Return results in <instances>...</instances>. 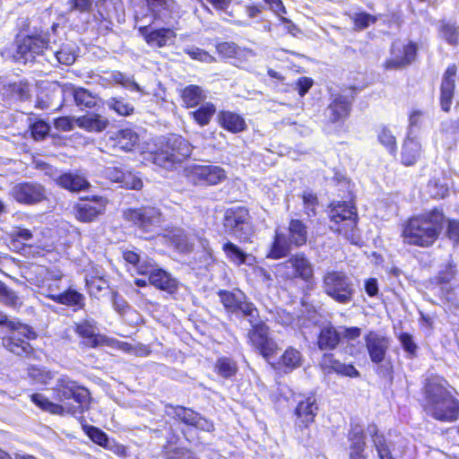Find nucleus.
<instances>
[{
    "mask_svg": "<svg viewBox=\"0 0 459 459\" xmlns=\"http://www.w3.org/2000/svg\"><path fill=\"white\" fill-rule=\"evenodd\" d=\"M448 381L438 375L428 377L421 386V409L439 422L453 423L459 420V399L449 390Z\"/></svg>",
    "mask_w": 459,
    "mask_h": 459,
    "instance_id": "f257e3e1",
    "label": "nucleus"
},
{
    "mask_svg": "<svg viewBox=\"0 0 459 459\" xmlns=\"http://www.w3.org/2000/svg\"><path fill=\"white\" fill-rule=\"evenodd\" d=\"M445 223L443 209L436 206L405 219L400 225V237L405 245L430 248L439 239Z\"/></svg>",
    "mask_w": 459,
    "mask_h": 459,
    "instance_id": "f03ea898",
    "label": "nucleus"
},
{
    "mask_svg": "<svg viewBox=\"0 0 459 459\" xmlns=\"http://www.w3.org/2000/svg\"><path fill=\"white\" fill-rule=\"evenodd\" d=\"M53 393L54 398L59 403H65L72 399L77 405L65 408L61 403H54L39 393L30 394V399L41 411L52 415L62 416L65 412L82 414L90 408L91 393L89 389L72 380L67 376H62L57 379L53 388Z\"/></svg>",
    "mask_w": 459,
    "mask_h": 459,
    "instance_id": "7ed1b4c3",
    "label": "nucleus"
},
{
    "mask_svg": "<svg viewBox=\"0 0 459 459\" xmlns=\"http://www.w3.org/2000/svg\"><path fill=\"white\" fill-rule=\"evenodd\" d=\"M193 145L180 134H169L142 152L145 162L172 170L192 154Z\"/></svg>",
    "mask_w": 459,
    "mask_h": 459,
    "instance_id": "20e7f679",
    "label": "nucleus"
},
{
    "mask_svg": "<svg viewBox=\"0 0 459 459\" xmlns=\"http://www.w3.org/2000/svg\"><path fill=\"white\" fill-rule=\"evenodd\" d=\"M307 227L300 219H290L287 234L280 226L274 229L266 257L279 260L289 255L292 247H301L307 242Z\"/></svg>",
    "mask_w": 459,
    "mask_h": 459,
    "instance_id": "39448f33",
    "label": "nucleus"
},
{
    "mask_svg": "<svg viewBox=\"0 0 459 459\" xmlns=\"http://www.w3.org/2000/svg\"><path fill=\"white\" fill-rule=\"evenodd\" d=\"M348 201H332L328 204V217L332 230L348 240L354 237L358 228L359 214L354 204V196Z\"/></svg>",
    "mask_w": 459,
    "mask_h": 459,
    "instance_id": "423d86ee",
    "label": "nucleus"
},
{
    "mask_svg": "<svg viewBox=\"0 0 459 459\" xmlns=\"http://www.w3.org/2000/svg\"><path fill=\"white\" fill-rule=\"evenodd\" d=\"M276 276L284 283L294 285L302 281L307 285L315 280L314 267L304 252L290 255L276 265Z\"/></svg>",
    "mask_w": 459,
    "mask_h": 459,
    "instance_id": "0eeeda50",
    "label": "nucleus"
},
{
    "mask_svg": "<svg viewBox=\"0 0 459 459\" xmlns=\"http://www.w3.org/2000/svg\"><path fill=\"white\" fill-rule=\"evenodd\" d=\"M15 47L12 54L14 62L28 64L35 63L38 56H43L50 48L48 31H35L31 34H17L13 40Z\"/></svg>",
    "mask_w": 459,
    "mask_h": 459,
    "instance_id": "6e6552de",
    "label": "nucleus"
},
{
    "mask_svg": "<svg viewBox=\"0 0 459 459\" xmlns=\"http://www.w3.org/2000/svg\"><path fill=\"white\" fill-rule=\"evenodd\" d=\"M13 321L22 326H19L16 329L7 328L10 332L2 337L4 348L19 358L39 360V357L36 350L30 343V341H34L38 338V333L30 325L19 320Z\"/></svg>",
    "mask_w": 459,
    "mask_h": 459,
    "instance_id": "1a4fd4ad",
    "label": "nucleus"
},
{
    "mask_svg": "<svg viewBox=\"0 0 459 459\" xmlns=\"http://www.w3.org/2000/svg\"><path fill=\"white\" fill-rule=\"evenodd\" d=\"M123 219L142 233H153L164 221L161 210L150 204L129 207L123 211Z\"/></svg>",
    "mask_w": 459,
    "mask_h": 459,
    "instance_id": "9d476101",
    "label": "nucleus"
},
{
    "mask_svg": "<svg viewBox=\"0 0 459 459\" xmlns=\"http://www.w3.org/2000/svg\"><path fill=\"white\" fill-rule=\"evenodd\" d=\"M224 232L240 242H247L253 233L249 209L244 205L227 208L221 220Z\"/></svg>",
    "mask_w": 459,
    "mask_h": 459,
    "instance_id": "9b49d317",
    "label": "nucleus"
},
{
    "mask_svg": "<svg viewBox=\"0 0 459 459\" xmlns=\"http://www.w3.org/2000/svg\"><path fill=\"white\" fill-rule=\"evenodd\" d=\"M186 181L199 187L215 186L227 179V171L219 165L193 163L183 169Z\"/></svg>",
    "mask_w": 459,
    "mask_h": 459,
    "instance_id": "f8f14e48",
    "label": "nucleus"
},
{
    "mask_svg": "<svg viewBox=\"0 0 459 459\" xmlns=\"http://www.w3.org/2000/svg\"><path fill=\"white\" fill-rule=\"evenodd\" d=\"M322 283L325 294L335 302L348 304L352 300L355 292L353 283L344 272H326L322 278Z\"/></svg>",
    "mask_w": 459,
    "mask_h": 459,
    "instance_id": "ddd939ff",
    "label": "nucleus"
},
{
    "mask_svg": "<svg viewBox=\"0 0 459 459\" xmlns=\"http://www.w3.org/2000/svg\"><path fill=\"white\" fill-rule=\"evenodd\" d=\"M248 322L250 328L247 338L249 345L266 360L275 357L280 348L271 336L270 327L263 320L254 322V320L248 319Z\"/></svg>",
    "mask_w": 459,
    "mask_h": 459,
    "instance_id": "4468645a",
    "label": "nucleus"
},
{
    "mask_svg": "<svg viewBox=\"0 0 459 459\" xmlns=\"http://www.w3.org/2000/svg\"><path fill=\"white\" fill-rule=\"evenodd\" d=\"M165 411L172 420L182 423L186 427L195 428L205 432H213L215 429L212 420L191 408L168 403L165 405Z\"/></svg>",
    "mask_w": 459,
    "mask_h": 459,
    "instance_id": "2eb2a0df",
    "label": "nucleus"
},
{
    "mask_svg": "<svg viewBox=\"0 0 459 459\" xmlns=\"http://www.w3.org/2000/svg\"><path fill=\"white\" fill-rule=\"evenodd\" d=\"M217 295L227 313H240L242 316L249 317L248 319L252 321L259 317L258 308L242 291H240L241 298H238L233 291L228 290H220Z\"/></svg>",
    "mask_w": 459,
    "mask_h": 459,
    "instance_id": "dca6fc26",
    "label": "nucleus"
},
{
    "mask_svg": "<svg viewBox=\"0 0 459 459\" xmlns=\"http://www.w3.org/2000/svg\"><path fill=\"white\" fill-rule=\"evenodd\" d=\"M417 54L418 45L416 42L394 41L390 47V57L385 61L384 67L388 70L403 69L415 61Z\"/></svg>",
    "mask_w": 459,
    "mask_h": 459,
    "instance_id": "f3484780",
    "label": "nucleus"
},
{
    "mask_svg": "<svg viewBox=\"0 0 459 459\" xmlns=\"http://www.w3.org/2000/svg\"><path fill=\"white\" fill-rule=\"evenodd\" d=\"M11 195L18 204L22 205H35L48 200L46 187L35 181H22L15 184Z\"/></svg>",
    "mask_w": 459,
    "mask_h": 459,
    "instance_id": "a211bd4d",
    "label": "nucleus"
},
{
    "mask_svg": "<svg viewBox=\"0 0 459 459\" xmlns=\"http://www.w3.org/2000/svg\"><path fill=\"white\" fill-rule=\"evenodd\" d=\"M318 411L319 404L315 392L302 395L293 411L295 426L300 430L309 429L315 422Z\"/></svg>",
    "mask_w": 459,
    "mask_h": 459,
    "instance_id": "6ab92c4d",
    "label": "nucleus"
},
{
    "mask_svg": "<svg viewBox=\"0 0 459 459\" xmlns=\"http://www.w3.org/2000/svg\"><path fill=\"white\" fill-rule=\"evenodd\" d=\"M82 430L85 435L99 446L112 452L118 458H126L129 456V450L127 446L119 443L113 437L100 429L99 427L84 423Z\"/></svg>",
    "mask_w": 459,
    "mask_h": 459,
    "instance_id": "aec40b11",
    "label": "nucleus"
},
{
    "mask_svg": "<svg viewBox=\"0 0 459 459\" xmlns=\"http://www.w3.org/2000/svg\"><path fill=\"white\" fill-rule=\"evenodd\" d=\"M74 332L82 339V344L95 349L103 345H110V340L98 333L97 323L93 319H82L74 325Z\"/></svg>",
    "mask_w": 459,
    "mask_h": 459,
    "instance_id": "412c9836",
    "label": "nucleus"
},
{
    "mask_svg": "<svg viewBox=\"0 0 459 459\" xmlns=\"http://www.w3.org/2000/svg\"><path fill=\"white\" fill-rule=\"evenodd\" d=\"M458 68L455 64H450L445 69L439 86V105L441 110L448 113L451 110L456 91V77Z\"/></svg>",
    "mask_w": 459,
    "mask_h": 459,
    "instance_id": "4be33fe9",
    "label": "nucleus"
},
{
    "mask_svg": "<svg viewBox=\"0 0 459 459\" xmlns=\"http://www.w3.org/2000/svg\"><path fill=\"white\" fill-rule=\"evenodd\" d=\"M425 158V150L422 143L411 134H406L401 144L400 163L402 166L411 168L416 166Z\"/></svg>",
    "mask_w": 459,
    "mask_h": 459,
    "instance_id": "5701e85b",
    "label": "nucleus"
},
{
    "mask_svg": "<svg viewBox=\"0 0 459 459\" xmlns=\"http://www.w3.org/2000/svg\"><path fill=\"white\" fill-rule=\"evenodd\" d=\"M32 238V231L22 226L14 227L8 236L9 244L13 251L22 255H29L31 253L32 256H43L45 252H48V250L41 247H35L34 250L30 251L33 247L24 243L30 240Z\"/></svg>",
    "mask_w": 459,
    "mask_h": 459,
    "instance_id": "b1692460",
    "label": "nucleus"
},
{
    "mask_svg": "<svg viewBox=\"0 0 459 459\" xmlns=\"http://www.w3.org/2000/svg\"><path fill=\"white\" fill-rule=\"evenodd\" d=\"M84 201H91V203H81L74 205V215L77 221L83 223H89L96 221L98 217L104 213L107 201L100 195L87 196Z\"/></svg>",
    "mask_w": 459,
    "mask_h": 459,
    "instance_id": "393cba45",
    "label": "nucleus"
},
{
    "mask_svg": "<svg viewBox=\"0 0 459 459\" xmlns=\"http://www.w3.org/2000/svg\"><path fill=\"white\" fill-rule=\"evenodd\" d=\"M319 368L326 375L336 374L350 378H357L360 376L359 371L352 363H342L332 352H325L322 355Z\"/></svg>",
    "mask_w": 459,
    "mask_h": 459,
    "instance_id": "a878e982",
    "label": "nucleus"
},
{
    "mask_svg": "<svg viewBox=\"0 0 459 459\" xmlns=\"http://www.w3.org/2000/svg\"><path fill=\"white\" fill-rule=\"evenodd\" d=\"M364 342L371 362L376 365L383 363L389 350V339L375 331H369L364 335Z\"/></svg>",
    "mask_w": 459,
    "mask_h": 459,
    "instance_id": "bb28decb",
    "label": "nucleus"
},
{
    "mask_svg": "<svg viewBox=\"0 0 459 459\" xmlns=\"http://www.w3.org/2000/svg\"><path fill=\"white\" fill-rule=\"evenodd\" d=\"M138 32L148 46L158 48L166 47L168 42L177 36L174 30L169 27L152 28L144 25L138 28Z\"/></svg>",
    "mask_w": 459,
    "mask_h": 459,
    "instance_id": "cd10ccee",
    "label": "nucleus"
},
{
    "mask_svg": "<svg viewBox=\"0 0 459 459\" xmlns=\"http://www.w3.org/2000/svg\"><path fill=\"white\" fill-rule=\"evenodd\" d=\"M348 459H368L367 440L363 428L359 425H351L348 433Z\"/></svg>",
    "mask_w": 459,
    "mask_h": 459,
    "instance_id": "c85d7f7f",
    "label": "nucleus"
},
{
    "mask_svg": "<svg viewBox=\"0 0 459 459\" xmlns=\"http://www.w3.org/2000/svg\"><path fill=\"white\" fill-rule=\"evenodd\" d=\"M216 121L221 128L230 134H239L247 129L245 117L231 110H219L216 116Z\"/></svg>",
    "mask_w": 459,
    "mask_h": 459,
    "instance_id": "c756f323",
    "label": "nucleus"
},
{
    "mask_svg": "<svg viewBox=\"0 0 459 459\" xmlns=\"http://www.w3.org/2000/svg\"><path fill=\"white\" fill-rule=\"evenodd\" d=\"M56 184L71 193H79L87 190L91 184L85 178V176L74 170H68L62 172L56 178Z\"/></svg>",
    "mask_w": 459,
    "mask_h": 459,
    "instance_id": "7c9ffc66",
    "label": "nucleus"
},
{
    "mask_svg": "<svg viewBox=\"0 0 459 459\" xmlns=\"http://www.w3.org/2000/svg\"><path fill=\"white\" fill-rule=\"evenodd\" d=\"M353 100L354 95L348 98L338 94L331 100L328 109L330 112L329 119L333 124L342 122L350 117Z\"/></svg>",
    "mask_w": 459,
    "mask_h": 459,
    "instance_id": "2f4dec72",
    "label": "nucleus"
},
{
    "mask_svg": "<svg viewBox=\"0 0 459 459\" xmlns=\"http://www.w3.org/2000/svg\"><path fill=\"white\" fill-rule=\"evenodd\" d=\"M45 297L56 304L73 307L74 311L83 309L85 307L83 294L70 287L63 292L48 293Z\"/></svg>",
    "mask_w": 459,
    "mask_h": 459,
    "instance_id": "473e14b6",
    "label": "nucleus"
},
{
    "mask_svg": "<svg viewBox=\"0 0 459 459\" xmlns=\"http://www.w3.org/2000/svg\"><path fill=\"white\" fill-rule=\"evenodd\" d=\"M176 429L170 428L166 436V441L161 446V455L165 459H182L188 453Z\"/></svg>",
    "mask_w": 459,
    "mask_h": 459,
    "instance_id": "72a5a7b5",
    "label": "nucleus"
},
{
    "mask_svg": "<svg viewBox=\"0 0 459 459\" xmlns=\"http://www.w3.org/2000/svg\"><path fill=\"white\" fill-rule=\"evenodd\" d=\"M63 91L72 94L74 104L82 110L91 109L98 106L99 98L83 87H75L67 83L63 86Z\"/></svg>",
    "mask_w": 459,
    "mask_h": 459,
    "instance_id": "f704fd0d",
    "label": "nucleus"
},
{
    "mask_svg": "<svg viewBox=\"0 0 459 459\" xmlns=\"http://www.w3.org/2000/svg\"><path fill=\"white\" fill-rule=\"evenodd\" d=\"M148 281L155 289L169 295L175 294L178 290V281L169 273L160 267L150 275Z\"/></svg>",
    "mask_w": 459,
    "mask_h": 459,
    "instance_id": "c9c22d12",
    "label": "nucleus"
},
{
    "mask_svg": "<svg viewBox=\"0 0 459 459\" xmlns=\"http://www.w3.org/2000/svg\"><path fill=\"white\" fill-rule=\"evenodd\" d=\"M178 97L184 108H196L206 99L204 90L197 84H187L178 90Z\"/></svg>",
    "mask_w": 459,
    "mask_h": 459,
    "instance_id": "e433bc0d",
    "label": "nucleus"
},
{
    "mask_svg": "<svg viewBox=\"0 0 459 459\" xmlns=\"http://www.w3.org/2000/svg\"><path fill=\"white\" fill-rule=\"evenodd\" d=\"M106 176L113 182L121 183L127 189L140 190L143 186L139 178L119 167L107 168Z\"/></svg>",
    "mask_w": 459,
    "mask_h": 459,
    "instance_id": "4c0bfd02",
    "label": "nucleus"
},
{
    "mask_svg": "<svg viewBox=\"0 0 459 459\" xmlns=\"http://www.w3.org/2000/svg\"><path fill=\"white\" fill-rule=\"evenodd\" d=\"M341 342V333L333 325L323 326L317 334L316 345L321 351H333Z\"/></svg>",
    "mask_w": 459,
    "mask_h": 459,
    "instance_id": "58836bf2",
    "label": "nucleus"
},
{
    "mask_svg": "<svg viewBox=\"0 0 459 459\" xmlns=\"http://www.w3.org/2000/svg\"><path fill=\"white\" fill-rule=\"evenodd\" d=\"M109 122L107 118H102L100 114H85L75 118V125L89 133H100L104 131Z\"/></svg>",
    "mask_w": 459,
    "mask_h": 459,
    "instance_id": "ea45409f",
    "label": "nucleus"
},
{
    "mask_svg": "<svg viewBox=\"0 0 459 459\" xmlns=\"http://www.w3.org/2000/svg\"><path fill=\"white\" fill-rule=\"evenodd\" d=\"M216 106L211 101L202 102L195 109L189 112V117L200 127L208 126L216 114Z\"/></svg>",
    "mask_w": 459,
    "mask_h": 459,
    "instance_id": "a19ab883",
    "label": "nucleus"
},
{
    "mask_svg": "<svg viewBox=\"0 0 459 459\" xmlns=\"http://www.w3.org/2000/svg\"><path fill=\"white\" fill-rule=\"evenodd\" d=\"M112 140L125 152H132L139 143V134L132 128H123L115 133Z\"/></svg>",
    "mask_w": 459,
    "mask_h": 459,
    "instance_id": "79ce46f5",
    "label": "nucleus"
},
{
    "mask_svg": "<svg viewBox=\"0 0 459 459\" xmlns=\"http://www.w3.org/2000/svg\"><path fill=\"white\" fill-rule=\"evenodd\" d=\"M368 431L378 458L394 459L385 437L383 433L379 432V429L375 423L368 426Z\"/></svg>",
    "mask_w": 459,
    "mask_h": 459,
    "instance_id": "37998d69",
    "label": "nucleus"
},
{
    "mask_svg": "<svg viewBox=\"0 0 459 459\" xmlns=\"http://www.w3.org/2000/svg\"><path fill=\"white\" fill-rule=\"evenodd\" d=\"M0 303L18 311L23 306V299L17 291L0 280Z\"/></svg>",
    "mask_w": 459,
    "mask_h": 459,
    "instance_id": "c03bdc74",
    "label": "nucleus"
},
{
    "mask_svg": "<svg viewBox=\"0 0 459 459\" xmlns=\"http://www.w3.org/2000/svg\"><path fill=\"white\" fill-rule=\"evenodd\" d=\"M238 366L237 361L227 356L219 357L213 364V371L220 377L229 379L238 373Z\"/></svg>",
    "mask_w": 459,
    "mask_h": 459,
    "instance_id": "a18cd8bd",
    "label": "nucleus"
},
{
    "mask_svg": "<svg viewBox=\"0 0 459 459\" xmlns=\"http://www.w3.org/2000/svg\"><path fill=\"white\" fill-rule=\"evenodd\" d=\"M378 143L385 149L389 155L396 157L398 152L397 138L388 126H382L377 134Z\"/></svg>",
    "mask_w": 459,
    "mask_h": 459,
    "instance_id": "49530a36",
    "label": "nucleus"
},
{
    "mask_svg": "<svg viewBox=\"0 0 459 459\" xmlns=\"http://www.w3.org/2000/svg\"><path fill=\"white\" fill-rule=\"evenodd\" d=\"M27 376L33 385H47L54 378V373L46 367L30 365L27 368Z\"/></svg>",
    "mask_w": 459,
    "mask_h": 459,
    "instance_id": "de8ad7c7",
    "label": "nucleus"
},
{
    "mask_svg": "<svg viewBox=\"0 0 459 459\" xmlns=\"http://www.w3.org/2000/svg\"><path fill=\"white\" fill-rule=\"evenodd\" d=\"M221 249L226 258L233 264L240 266L246 264L247 254L237 244L228 240L223 243Z\"/></svg>",
    "mask_w": 459,
    "mask_h": 459,
    "instance_id": "09e8293b",
    "label": "nucleus"
},
{
    "mask_svg": "<svg viewBox=\"0 0 459 459\" xmlns=\"http://www.w3.org/2000/svg\"><path fill=\"white\" fill-rule=\"evenodd\" d=\"M108 107L121 117H129L134 113V105L123 97L110 98L108 100Z\"/></svg>",
    "mask_w": 459,
    "mask_h": 459,
    "instance_id": "8fccbe9b",
    "label": "nucleus"
},
{
    "mask_svg": "<svg viewBox=\"0 0 459 459\" xmlns=\"http://www.w3.org/2000/svg\"><path fill=\"white\" fill-rule=\"evenodd\" d=\"M215 49L222 59H238L242 56V48L232 41L218 42Z\"/></svg>",
    "mask_w": 459,
    "mask_h": 459,
    "instance_id": "3c124183",
    "label": "nucleus"
},
{
    "mask_svg": "<svg viewBox=\"0 0 459 459\" xmlns=\"http://www.w3.org/2000/svg\"><path fill=\"white\" fill-rule=\"evenodd\" d=\"M6 91L9 96L21 101L27 100L30 98V87L27 81L8 83Z\"/></svg>",
    "mask_w": 459,
    "mask_h": 459,
    "instance_id": "603ef678",
    "label": "nucleus"
},
{
    "mask_svg": "<svg viewBox=\"0 0 459 459\" xmlns=\"http://www.w3.org/2000/svg\"><path fill=\"white\" fill-rule=\"evenodd\" d=\"M438 34L449 45L456 46L459 44V29L455 23L441 21Z\"/></svg>",
    "mask_w": 459,
    "mask_h": 459,
    "instance_id": "864d4df0",
    "label": "nucleus"
},
{
    "mask_svg": "<svg viewBox=\"0 0 459 459\" xmlns=\"http://www.w3.org/2000/svg\"><path fill=\"white\" fill-rule=\"evenodd\" d=\"M303 212L307 219L316 217L319 206V200L312 191H305L301 194Z\"/></svg>",
    "mask_w": 459,
    "mask_h": 459,
    "instance_id": "5fc2aeb1",
    "label": "nucleus"
},
{
    "mask_svg": "<svg viewBox=\"0 0 459 459\" xmlns=\"http://www.w3.org/2000/svg\"><path fill=\"white\" fill-rule=\"evenodd\" d=\"M301 362V353L293 347H288L280 357V363L289 370L299 368Z\"/></svg>",
    "mask_w": 459,
    "mask_h": 459,
    "instance_id": "6e6d98bb",
    "label": "nucleus"
},
{
    "mask_svg": "<svg viewBox=\"0 0 459 459\" xmlns=\"http://www.w3.org/2000/svg\"><path fill=\"white\" fill-rule=\"evenodd\" d=\"M332 182L337 187L339 192L343 191V194H339L338 195L345 198V197H353L352 191V183L350 178L345 177L340 172H335L333 177L332 178Z\"/></svg>",
    "mask_w": 459,
    "mask_h": 459,
    "instance_id": "4d7b16f0",
    "label": "nucleus"
},
{
    "mask_svg": "<svg viewBox=\"0 0 459 459\" xmlns=\"http://www.w3.org/2000/svg\"><path fill=\"white\" fill-rule=\"evenodd\" d=\"M351 19L353 23V30L356 31L364 30L371 24H375L377 21V16L366 12L355 13Z\"/></svg>",
    "mask_w": 459,
    "mask_h": 459,
    "instance_id": "13d9d810",
    "label": "nucleus"
},
{
    "mask_svg": "<svg viewBox=\"0 0 459 459\" xmlns=\"http://www.w3.org/2000/svg\"><path fill=\"white\" fill-rule=\"evenodd\" d=\"M428 190L430 196L434 199H444L449 194L447 185L439 178H433L428 182Z\"/></svg>",
    "mask_w": 459,
    "mask_h": 459,
    "instance_id": "bf43d9fd",
    "label": "nucleus"
},
{
    "mask_svg": "<svg viewBox=\"0 0 459 459\" xmlns=\"http://www.w3.org/2000/svg\"><path fill=\"white\" fill-rule=\"evenodd\" d=\"M29 130L32 139L35 141H43L49 134L50 126L42 119H37L30 125Z\"/></svg>",
    "mask_w": 459,
    "mask_h": 459,
    "instance_id": "052dcab7",
    "label": "nucleus"
},
{
    "mask_svg": "<svg viewBox=\"0 0 459 459\" xmlns=\"http://www.w3.org/2000/svg\"><path fill=\"white\" fill-rule=\"evenodd\" d=\"M445 236L453 243L454 246L459 245V220L455 218L447 219L446 217Z\"/></svg>",
    "mask_w": 459,
    "mask_h": 459,
    "instance_id": "680f3d73",
    "label": "nucleus"
},
{
    "mask_svg": "<svg viewBox=\"0 0 459 459\" xmlns=\"http://www.w3.org/2000/svg\"><path fill=\"white\" fill-rule=\"evenodd\" d=\"M403 351L411 357L416 356L418 346L413 341V337L407 332H402L397 336Z\"/></svg>",
    "mask_w": 459,
    "mask_h": 459,
    "instance_id": "e2e57ef3",
    "label": "nucleus"
},
{
    "mask_svg": "<svg viewBox=\"0 0 459 459\" xmlns=\"http://www.w3.org/2000/svg\"><path fill=\"white\" fill-rule=\"evenodd\" d=\"M455 264L453 263H448L442 270L437 273V275L436 276V281L438 284L449 283L452 280L455 279Z\"/></svg>",
    "mask_w": 459,
    "mask_h": 459,
    "instance_id": "0e129e2a",
    "label": "nucleus"
},
{
    "mask_svg": "<svg viewBox=\"0 0 459 459\" xmlns=\"http://www.w3.org/2000/svg\"><path fill=\"white\" fill-rule=\"evenodd\" d=\"M185 53L193 60L212 63L215 58L207 51L199 48H186Z\"/></svg>",
    "mask_w": 459,
    "mask_h": 459,
    "instance_id": "69168bd1",
    "label": "nucleus"
},
{
    "mask_svg": "<svg viewBox=\"0 0 459 459\" xmlns=\"http://www.w3.org/2000/svg\"><path fill=\"white\" fill-rule=\"evenodd\" d=\"M68 5L71 12L76 11L81 13H87L92 10L93 0H69Z\"/></svg>",
    "mask_w": 459,
    "mask_h": 459,
    "instance_id": "338daca9",
    "label": "nucleus"
},
{
    "mask_svg": "<svg viewBox=\"0 0 459 459\" xmlns=\"http://www.w3.org/2000/svg\"><path fill=\"white\" fill-rule=\"evenodd\" d=\"M423 116V111L420 109H413L409 113L406 134H411V133L420 126Z\"/></svg>",
    "mask_w": 459,
    "mask_h": 459,
    "instance_id": "774afa93",
    "label": "nucleus"
}]
</instances>
